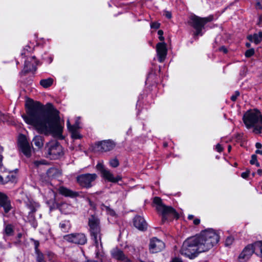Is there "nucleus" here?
I'll return each mask as SVG.
<instances>
[{
    "label": "nucleus",
    "instance_id": "obj_1",
    "mask_svg": "<svg viewBox=\"0 0 262 262\" xmlns=\"http://www.w3.org/2000/svg\"><path fill=\"white\" fill-rule=\"evenodd\" d=\"M27 114L22 115L26 123L32 125L39 134L60 136L63 126L60 122L59 112L51 103L44 107L38 102L27 104Z\"/></svg>",
    "mask_w": 262,
    "mask_h": 262
},
{
    "label": "nucleus",
    "instance_id": "obj_2",
    "mask_svg": "<svg viewBox=\"0 0 262 262\" xmlns=\"http://www.w3.org/2000/svg\"><path fill=\"white\" fill-rule=\"evenodd\" d=\"M195 237L201 253L208 251L219 241V235L212 229L206 230Z\"/></svg>",
    "mask_w": 262,
    "mask_h": 262
},
{
    "label": "nucleus",
    "instance_id": "obj_3",
    "mask_svg": "<svg viewBox=\"0 0 262 262\" xmlns=\"http://www.w3.org/2000/svg\"><path fill=\"white\" fill-rule=\"evenodd\" d=\"M243 121L247 128L253 127V132L259 134L262 131V115L256 110H251L246 112L243 116Z\"/></svg>",
    "mask_w": 262,
    "mask_h": 262
},
{
    "label": "nucleus",
    "instance_id": "obj_4",
    "mask_svg": "<svg viewBox=\"0 0 262 262\" xmlns=\"http://www.w3.org/2000/svg\"><path fill=\"white\" fill-rule=\"evenodd\" d=\"M199 249L196 237L193 236L188 238L183 242L180 253L182 255L192 259L201 253Z\"/></svg>",
    "mask_w": 262,
    "mask_h": 262
},
{
    "label": "nucleus",
    "instance_id": "obj_5",
    "mask_svg": "<svg viewBox=\"0 0 262 262\" xmlns=\"http://www.w3.org/2000/svg\"><path fill=\"white\" fill-rule=\"evenodd\" d=\"M154 202L157 205L156 209L157 211L162 215L163 223L169 219L171 220L174 217L178 218V214L176 210L171 207L163 204L160 198L158 197L155 198Z\"/></svg>",
    "mask_w": 262,
    "mask_h": 262
},
{
    "label": "nucleus",
    "instance_id": "obj_6",
    "mask_svg": "<svg viewBox=\"0 0 262 262\" xmlns=\"http://www.w3.org/2000/svg\"><path fill=\"white\" fill-rule=\"evenodd\" d=\"M89 226L90 227L91 238L94 241L95 246L98 248L99 244L101 246L102 245V234L101 233L99 219L94 215H91L89 219Z\"/></svg>",
    "mask_w": 262,
    "mask_h": 262
},
{
    "label": "nucleus",
    "instance_id": "obj_7",
    "mask_svg": "<svg viewBox=\"0 0 262 262\" xmlns=\"http://www.w3.org/2000/svg\"><path fill=\"white\" fill-rule=\"evenodd\" d=\"M47 156L51 159H57L63 155L62 146L57 141H52L46 146Z\"/></svg>",
    "mask_w": 262,
    "mask_h": 262
},
{
    "label": "nucleus",
    "instance_id": "obj_8",
    "mask_svg": "<svg viewBox=\"0 0 262 262\" xmlns=\"http://www.w3.org/2000/svg\"><path fill=\"white\" fill-rule=\"evenodd\" d=\"M213 17L212 16L207 17H200L196 15L192 16L190 20L192 26L195 29L194 36H202L203 35L202 30L204 25L206 23L211 21Z\"/></svg>",
    "mask_w": 262,
    "mask_h": 262
},
{
    "label": "nucleus",
    "instance_id": "obj_9",
    "mask_svg": "<svg viewBox=\"0 0 262 262\" xmlns=\"http://www.w3.org/2000/svg\"><path fill=\"white\" fill-rule=\"evenodd\" d=\"M97 177V176L95 173L83 174L77 177V181L81 186L90 188L92 187V183L96 180Z\"/></svg>",
    "mask_w": 262,
    "mask_h": 262
},
{
    "label": "nucleus",
    "instance_id": "obj_10",
    "mask_svg": "<svg viewBox=\"0 0 262 262\" xmlns=\"http://www.w3.org/2000/svg\"><path fill=\"white\" fill-rule=\"evenodd\" d=\"M63 239L70 243L78 245H84L87 242V238L83 233H72L64 235Z\"/></svg>",
    "mask_w": 262,
    "mask_h": 262
},
{
    "label": "nucleus",
    "instance_id": "obj_11",
    "mask_svg": "<svg viewBox=\"0 0 262 262\" xmlns=\"http://www.w3.org/2000/svg\"><path fill=\"white\" fill-rule=\"evenodd\" d=\"M18 145L20 150L26 157L31 156V147L25 135L20 134L18 136Z\"/></svg>",
    "mask_w": 262,
    "mask_h": 262
},
{
    "label": "nucleus",
    "instance_id": "obj_12",
    "mask_svg": "<svg viewBox=\"0 0 262 262\" xmlns=\"http://www.w3.org/2000/svg\"><path fill=\"white\" fill-rule=\"evenodd\" d=\"M165 247L164 243L156 237L150 239L149 244V250L151 253H156L161 251Z\"/></svg>",
    "mask_w": 262,
    "mask_h": 262
},
{
    "label": "nucleus",
    "instance_id": "obj_13",
    "mask_svg": "<svg viewBox=\"0 0 262 262\" xmlns=\"http://www.w3.org/2000/svg\"><path fill=\"white\" fill-rule=\"evenodd\" d=\"M116 144L111 140H104L96 144V148L98 151L106 152L112 150Z\"/></svg>",
    "mask_w": 262,
    "mask_h": 262
},
{
    "label": "nucleus",
    "instance_id": "obj_14",
    "mask_svg": "<svg viewBox=\"0 0 262 262\" xmlns=\"http://www.w3.org/2000/svg\"><path fill=\"white\" fill-rule=\"evenodd\" d=\"M253 253H255L254 243L252 245H248L243 250L238 256L241 262H245L248 260Z\"/></svg>",
    "mask_w": 262,
    "mask_h": 262
},
{
    "label": "nucleus",
    "instance_id": "obj_15",
    "mask_svg": "<svg viewBox=\"0 0 262 262\" xmlns=\"http://www.w3.org/2000/svg\"><path fill=\"white\" fill-rule=\"evenodd\" d=\"M156 51L159 62H163L166 58L167 50L165 42H159L157 45Z\"/></svg>",
    "mask_w": 262,
    "mask_h": 262
},
{
    "label": "nucleus",
    "instance_id": "obj_16",
    "mask_svg": "<svg viewBox=\"0 0 262 262\" xmlns=\"http://www.w3.org/2000/svg\"><path fill=\"white\" fill-rule=\"evenodd\" d=\"M23 200L26 205L27 207L30 210V214L35 212L39 206L37 203L34 202L32 199L29 198L27 195L25 198L23 199Z\"/></svg>",
    "mask_w": 262,
    "mask_h": 262
},
{
    "label": "nucleus",
    "instance_id": "obj_17",
    "mask_svg": "<svg viewBox=\"0 0 262 262\" xmlns=\"http://www.w3.org/2000/svg\"><path fill=\"white\" fill-rule=\"evenodd\" d=\"M37 60L35 56L28 58L25 63V70L26 72L34 71L36 70Z\"/></svg>",
    "mask_w": 262,
    "mask_h": 262
},
{
    "label": "nucleus",
    "instance_id": "obj_18",
    "mask_svg": "<svg viewBox=\"0 0 262 262\" xmlns=\"http://www.w3.org/2000/svg\"><path fill=\"white\" fill-rule=\"evenodd\" d=\"M0 206L3 207L6 212L11 209L10 201L5 193L0 192Z\"/></svg>",
    "mask_w": 262,
    "mask_h": 262
},
{
    "label": "nucleus",
    "instance_id": "obj_19",
    "mask_svg": "<svg viewBox=\"0 0 262 262\" xmlns=\"http://www.w3.org/2000/svg\"><path fill=\"white\" fill-rule=\"evenodd\" d=\"M134 225L136 228L141 231H144L147 228V224L144 219L140 216L134 218Z\"/></svg>",
    "mask_w": 262,
    "mask_h": 262
},
{
    "label": "nucleus",
    "instance_id": "obj_20",
    "mask_svg": "<svg viewBox=\"0 0 262 262\" xmlns=\"http://www.w3.org/2000/svg\"><path fill=\"white\" fill-rule=\"evenodd\" d=\"M59 192L67 197L76 198L78 196L79 194L77 192L73 191L63 186H60L58 188Z\"/></svg>",
    "mask_w": 262,
    "mask_h": 262
},
{
    "label": "nucleus",
    "instance_id": "obj_21",
    "mask_svg": "<svg viewBox=\"0 0 262 262\" xmlns=\"http://www.w3.org/2000/svg\"><path fill=\"white\" fill-rule=\"evenodd\" d=\"M67 126L68 129L72 134V137L74 139H77L81 138V136L78 132L79 128V125L76 123L73 125L70 124L69 120H67Z\"/></svg>",
    "mask_w": 262,
    "mask_h": 262
},
{
    "label": "nucleus",
    "instance_id": "obj_22",
    "mask_svg": "<svg viewBox=\"0 0 262 262\" xmlns=\"http://www.w3.org/2000/svg\"><path fill=\"white\" fill-rule=\"evenodd\" d=\"M101 174L105 179L111 182L116 183L121 180L120 176H118L115 177L111 171L107 169L106 170H104V172Z\"/></svg>",
    "mask_w": 262,
    "mask_h": 262
},
{
    "label": "nucleus",
    "instance_id": "obj_23",
    "mask_svg": "<svg viewBox=\"0 0 262 262\" xmlns=\"http://www.w3.org/2000/svg\"><path fill=\"white\" fill-rule=\"evenodd\" d=\"M112 255L116 259L123 262H131V261L125 256L123 252L120 250H114L112 252Z\"/></svg>",
    "mask_w": 262,
    "mask_h": 262
},
{
    "label": "nucleus",
    "instance_id": "obj_24",
    "mask_svg": "<svg viewBox=\"0 0 262 262\" xmlns=\"http://www.w3.org/2000/svg\"><path fill=\"white\" fill-rule=\"evenodd\" d=\"M32 142L38 149H41L43 146V138L40 135H36L34 137Z\"/></svg>",
    "mask_w": 262,
    "mask_h": 262
},
{
    "label": "nucleus",
    "instance_id": "obj_25",
    "mask_svg": "<svg viewBox=\"0 0 262 262\" xmlns=\"http://www.w3.org/2000/svg\"><path fill=\"white\" fill-rule=\"evenodd\" d=\"M248 39L251 41H254L256 44H258L262 41V32L258 34H254L253 35H249Z\"/></svg>",
    "mask_w": 262,
    "mask_h": 262
},
{
    "label": "nucleus",
    "instance_id": "obj_26",
    "mask_svg": "<svg viewBox=\"0 0 262 262\" xmlns=\"http://www.w3.org/2000/svg\"><path fill=\"white\" fill-rule=\"evenodd\" d=\"M17 182V174L16 173L14 172H10L5 177L4 181V183H7L8 182H11L12 183H15Z\"/></svg>",
    "mask_w": 262,
    "mask_h": 262
},
{
    "label": "nucleus",
    "instance_id": "obj_27",
    "mask_svg": "<svg viewBox=\"0 0 262 262\" xmlns=\"http://www.w3.org/2000/svg\"><path fill=\"white\" fill-rule=\"evenodd\" d=\"M255 253L262 258V241L254 243Z\"/></svg>",
    "mask_w": 262,
    "mask_h": 262
},
{
    "label": "nucleus",
    "instance_id": "obj_28",
    "mask_svg": "<svg viewBox=\"0 0 262 262\" xmlns=\"http://www.w3.org/2000/svg\"><path fill=\"white\" fill-rule=\"evenodd\" d=\"M53 83V79L51 78L42 79L40 81V85L44 88L50 87Z\"/></svg>",
    "mask_w": 262,
    "mask_h": 262
},
{
    "label": "nucleus",
    "instance_id": "obj_29",
    "mask_svg": "<svg viewBox=\"0 0 262 262\" xmlns=\"http://www.w3.org/2000/svg\"><path fill=\"white\" fill-rule=\"evenodd\" d=\"M47 174L50 178H55L60 174V173L57 169L55 168H50L48 170Z\"/></svg>",
    "mask_w": 262,
    "mask_h": 262
},
{
    "label": "nucleus",
    "instance_id": "obj_30",
    "mask_svg": "<svg viewBox=\"0 0 262 262\" xmlns=\"http://www.w3.org/2000/svg\"><path fill=\"white\" fill-rule=\"evenodd\" d=\"M59 227L62 231L67 232L70 229L71 225L69 221H64L60 223Z\"/></svg>",
    "mask_w": 262,
    "mask_h": 262
},
{
    "label": "nucleus",
    "instance_id": "obj_31",
    "mask_svg": "<svg viewBox=\"0 0 262 262\" xmlns=\"http://www.w3.org/2000/svg\"><path fill=\"white\" fill-rule=\"evenodd\" d=\"M72 207L70 205H69L67 203H63L60 206V209L64 213H68L69 211L71 209Z\"/></svg>",
    "mask_w": 262,
    "mask_h": 262
},
{
    "label": "nucleus",
    "instance_id": "obj_32",
    "mask_svg": "<svg viewBox=\"0 0 262 262\" xmlns=\"http://www.w3.org/2000/svg\"><path fill=\"white\" fill-rule=\"evenodd\" d=\"M36 260L37 262H46L45 260V256L40 252H36Z\"/></svg>",
    "mask_w": 262,
    "mask_h": 262
},
{
    "label": "nucleus",
    "instance_id": "obj_33",
    "mask_svg": "<svg viewBox=\"0 0 262 262\" xmlns=\"http://www.w3.org/2000/svg\"><path fill=\"white\" fill-rule=\"evenodd\" d=\"M34 164L36 167H40L42 165H47L48 163L45 160H40L35 161Z\"/></svg>",
    "mask_w": 262,
    "mask_h": 262
},
{
    "label": "nucleus",
    "instance_id": "obj_34",
    "mask_svg": "<svg viewBox=\"0 0 262 262\" xmlns=\"http://www.w3.org/2000/svg\"><path fill=\"white\" fill-rule=\"evenodd\" d=\"M110 165L111 167L116 168L119 165V162L117 158H114L110 161Z\"/></svg>",
    "mask_w": 262,
    "mask_h": 262
},
{
    "label": "nucleus",
    "instance_id": "obj_35",
    "mask_svg": "<svg viewBox=\"0 0 262 262\" xmlns=\"http://www.w3.org/2000/svg\"><path fill=\"white\" fill-rule=\"evenodd\" d=\"M5 233L8 235H10L13 232V228L11 225H8L5 228Z\"/></svg>",
    "mask_w": 262,
    "mask_h": 262
},
{
    "label": "nucleus",
    "instance_id": "obj_36",
    "mask_svg": "<svg viewBox=\"0 0 262 262\" xmlns=\"http://www.w3.org/2000/svg\"><path fill=\"white\" fill-rule=\"evenodd\" d=\"M97 169L99 170L102 174L104 170H106L107 169L105 168L102 163H98L96 165Z\"/></svg>",
    "mask_w": 262,
    "mask_h": 262
},
{
    "label": "nucleus",
    "instance_id": "obj_37",
    "mask_svg": "<svg viewBox=\"0 0 262 262\" xmlns=\"http://www.w3.org/2000/svg\"><path fill=\"white\" fill-rule=\"evenodd\" d=\"M254 50L253 49H250L246 51L245 56L247 57H250L254 54Z\"/></svg>",
    "mask_w": 262,
    "mask_h": 262
},
{
    "label": "nucleus",
    "instance_id": "obj_38",
    "mask_svg": "<svg viewBox=\"0 0 262 262\" xmlns=\"http://www.w3.org/2000/svg\"><path fill=\"white\" fill-rule=\"evenodd\" d=\"M233 240H234V239L232 237H231V236L228 237L225 242V245L226 246H230L233 243Z\"/></svg>",
    "mask_w": 262,
    "mask_h": 262
},
{
    "label": "nucleus",
    "instance_id": "obj_39",
    "mask_svg": "<svg viewBox=\"0 0 262 262\" xmlns=\"http://www.w3.org/2000/svg\"><path fill=\"white\" fill-rule=\"evenodd\" d=\"M105 208V210L107 212V213L109 214H110L112 216H114L115 215V212L112 209H111L110 207L107 206H104Z\"/></svg>",
    "mask_w": 262,
    "mask_h": 262
},
{
    "label": "nucleus",
    "instance_id": "obj_40",
    "mask_svg": "<svg viewBox=\"0 0 262 262\" xmlns=\"http://www.w3.org/2000/svg\"><path fill=\"white\" fill-rule=\"evenodd\" d=\"M257 161V156L255 155H252L251 156V159L250 160V164L254 165L256 162Z\"/></svg>",
    "mask_w": 262,
    "mask_h": 262
},
{
    "label": "nucleus",
    "instance_id": "obj_41",
    "mask_svg": "<svg viewBox=\"0 0 262 262\" xmlns=\"http://www.w3.org/2000/svg\"><path fill=\"white\" fill-rule=\"evenodd\" d=\"M256 8L257 9H262V0H257L256 3Z\"/></svg>",
    "mask_w": 262,
    "mask_h": 262
},
{
    "label": "nucleus",
    "instance_id": "obj_42",
    "mask_svg": "<svg viewBox=\"0 0 262 262\" xmlns=\"http://www.w3.org/2000/svg\"><path fill=\"white\" fill-rule=\"evenodd\" d=\"M150 27L151 28L157 29L160 27V24L157 22H154L150 24Z\"/></svg>",
    "mask_w": 262,
    "mask_h": 262
},
{
    "label": "nucleus",
    "instance_id": "obj_43",
    "mask_svg": "<svg viewBox=\"0 0 262 262\" xmlns=\"http://www.w3.org/2000/svg\"><path fill=\"white\" fill-rule=\"evenodd\" d=\"M239 92L238 91H236L235 92V94L234 95H233L231 97V99L233 101H235L236 99H237V97L238 96H239Z\"/></svg>",
    "mask_w": 262,
    "mask_h": 262
},
{
    "label": "nucleus",
    "instance_id": "obj_44",
    "mask_svg": "<svg viewBox=\"0 0 262 262\" xmlns=\"http://www.w3.org/2000/svg\"><path fill=\"white\" fill-rule=\"evenodd\" d=\"M158 34L159 35V38L161 41H164V38L163 36V32L161 30H159L158 32Z\"/></svg>",
    "mask_w": 262,
    "mask_h": 262
},
{
    "label": "nucleus",
    "instance_id": "obj_45",
    "mask_svg": "<svg viewBox=\"0 0 262 262\" xmlns=\"http://www.w3.org/2000/svg\"><path fill=\"white\" fill-rule=\"evenodd\" d=\"M215 149L217 151L220 152L221 151H223V147H222L221 145L220 144H217L216 145V147H215Z\"/></svg>",
    "mask_w": 262,
    "mask_h": 262
},
{
    "label": "nucleus",
    "instance_id": "obj_46",
    "mask_svg": "<svg viewBox=\"0 0 262 262\" xmlns=\"http://www.w3.org/2000/svg\"><path fill=\"white\" fill-rule=\"evenodd\" d=\"M4 150V148L2 146H0V166L2 165V160H3V156L1 155V154L3 152Z\"/></svg>",
    "mask_w": 262,
    "mask_h": 262
},
{
    "label": "nucleus",
    "instance_id": "obj_47",
    "mask_svg": "<svg viewBox=\"0 0 262 262\" xmlns=\"http://www.w3.org/2000/svg\"><path fill=\"white\" fill-rule=\"evenodd\" d=\"M249 174V171H247L246 172H243L241 174L242 178L246 179L247 178Z\"/></svg>",
    "mask_w": 262,
    "mask_h": 262
},
{
    "label": "nucleus",
    "instance_id": "obj_48",
    "mask_svg": "<svg viewBox=\"0 0 262 262\" xmlns=\"http://www.w3.org/2000/svg\"><path fill=\"white\" fill-rule=\"evenodd\" d=\"M34 244H35V253L37 252H39L40 251L38 249V247L39 246V242H37V241H35V243H34Z\"/></svg>",
    "mask_w": 262,
    "mask_h": 262
},
{
    "label": "nucleus",
    "instance_id": "obj_49",
    "mask_svg": "<svg viewBox=\"0 0 262 262\" xmlns=\"http://www.w3.org/2000/svg\"><path fill=\"white\" fill-rule=\"evenodd\" d=\"M219 51L221 52H223L224 53H227V49L225 48V46H222L219 48Z\"/></svg>",
    "mask_w": 262,
    "mask_h": 262
},
{
    "label": "nucleus",
    "instance_id": "obj_50",
    "mask_svg": "<svg viewBox=\"0 0 262 262\" xmlns=\"http://www.w3.org/2000/svg\"><path fill=\"white\" fill-rule=\"evenodd\" d=\"M193 223L194 225H198L200 223V220L199 219H195L193 220Z\"/></svg>",
    "mask_w": 262,
    "mask_h": 262
},
{
    "label": "nucleus",
    "instance_id": "obj_51",
    "mask_svg": "<svg viewBox=\"0 0 262 262\" xmlns=\"http://www.w3.org/2000/svg\"><path fill=\"white\" fill-rule=\"evenodd\" d=\"M255 147L257 149H259L261 148L262 145L261 143L257 142L255 144Z\"/></svg>",
    "mask_w": 262,
    "mask_h": 262
},
{
    "label": "nucleus",
    "instance_id": "obj_52",
    "mask_svg": "<svg viewBox=\"0 0 262 262\" xmlns=\"http://www.w3.org/2000/svg\"><path fill=\"white\" fill-rule=\"evenodd\" d=\"M165 16L167 18H170L171 17V14L170 12L167 11L165 12Z\"/></svg>",
    "mask_w": 262,
    "mask_h": 262
},
{
    "label": "nucleus",
    "instance_id": "obj_53",
    "mask_svg": "<svg viewBox=\"0 0 262 262\" xmlns=\"http://www.w3.org/2000/svg\"><path fill=\"white\" fill-rule=\"evenodd\" d=\"M171 262H182V261L180 258H174L172 260Z\"/></svg>",
    "mask_w": 262,
    "mask_h": 262
},
{
    "label": "nucleus",
    "instance_id": "obj_54",
    "mask_svg": "<svg viewBox=\"0 0 262 262\" xmlns=\"http://www.w3.org/2000/svg\"><path fill=\"white\" fill-rule=\"evenodd\" d=\"M255 153H256V154H259V155H262V150L257 149V150L255 151Z\"/></svg>",
    "mask_w": 262,
    "mask_h": 262
},
{
    "label": "nucleus",
    "instance_id": "obj_55",
    "mask_svg": "<svg viewBox=\"0 0 262 262\" xmlns=\"http://www.w3.org/2000/svg\"><path fill=\"white\" fill-rule=\"evenodd\" d=\"M257 173H258L259 175L261 176V175L262 174V169H258V170H257Z\"/></svg>",
    "mask_w": 262,
    "mask_h": 262
},
{
    "label": "nucleus",
    "instance_id": "obj_56",
    "mask_svg": "<svg viewBox=\"0 0 262 262\" xmlns=\"http://www.w3.org/2000/svg\"><path fill=\"white\" fill-rule=\"evenodd\" d=\"M4 178L2 176H0V183H1L2 184H4Z\"/></svg>",
    "mask_w": 262,
    "mask_h": 262
},
{
    "label": "nucleus",
    "instance_id": "obj_57",
    "mask_svg": "<svg viewBox=\"0 0 262 262\" xmlns=\"http://www.w3.org/2000/svg\"><path fill=\"white\" fill-rule=\"evenodd\" d=\"M194 216L193 215H189L188 216V219L190 220H192L193 219Z\"/></svg>",
    "mask_w": 262,
    "mask_h": 262
},
{
    "label": "nucleus",
    "instance_id": "obj_58",
    "mask_svg": "<svg viewBox=\"0 0 262 262\" xmlns=\"http://www.w3.org/2000/svg\"><path fill=\"white\" fill-rule=\"evenodd\" d=\"M254 164H255L257 167L260 166V164L258 161H257Z\"/></svg>",
    "mask_w": 262,
    "mask_h": 262
},
{
    "label": "nucleus",
    "instance_id": "obj_59",
    "mask_svg": "<svg viewBox=\"0 0 262 262\" xmlns=\"http://www.w3.org/2000/svg\"><path fill=\"white\" fill-rule=\"evenodd\" d=\"M246 46L247 47H250V43H246Z\"/></svg>",
    "mask_w": 262,
    "mask_h": 262
},
{
    "label": "nucleus",
    "instance_id": "obj_60",
    "mask_svg": "<svg viewBox=\"0 0 262 262\" xmlns=\"http://www.w3.org/2000/svg\"><path fill=\"white\" fill-rule=\"evenodd\" d=\"M85 262H98V261H95V260H88V261H86Z\"/></svg>",
    "mask_w": 262,
    "mask_h": 262
},
{
    "label": "nucleus",
    "instance_id": "obj_61",
    "mask_svg": "<svg viewBox=\"0 0 262 262\" xmlns=\"http://www.w3.org/2000/svg\"><path fill=\"white\" fill-rule=\"evenodd\" d=\"M231 149V146H228V150L230 151Z\"/></svg>",
    "mask_w": 262,
    "mask_h": 262
},
{
    "label": "nucleus",
    "instance_id": "obj_62",
    "mask_svg": "<svg viewBox=\"0 0 262 262\" xmlns=\"http://www.w3.org/2000/svg\"><path fill=\"white\" fill-rule=\"evenodd\" d=\"M259 19H260V20H261L262 19V17H260Z\"/></svg>",
    "mask_w": 262,
    "mask_h": 262
}]
</instances>
